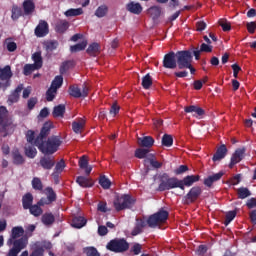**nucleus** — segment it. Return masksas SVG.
I'll return each mask as SVG.
<instances>
[{"label":"nucleus","mask_w":256,"mask_h":256,"mask_svg":"<svg viewBox=\"0 0 256 256\" xmlns=\"http://www.w3.org/2000/svg\"><path fill=\"white\" fill-rule=\"evenodd\" d=\"M238 199H247V197H251V191L247 187H240L237 189Z\"/></svg>","instance_id":"obj_38"},{"label":"nucleus","mask_w":256,"mask_h":256,"mask_svg":"<svg viewBox=\"0 0 256 256\" xmlns=\"http://www.w3.org/2000/svg\"><path fill=\"white\" fill-rule=\"evenodd\" d=\"M246 207H248V209H255V207H256V198L248 199L247 202H246Z\"/></svg>","instance_id":"obj_64"},{"label":"nucleus","mask_w":256,"mask_h":256,"mask_svg":"<svg viewBox=\"0 0 256 256\" xmlns=\"http://www.w3.org/2000/svg\"><path fill=\"white\" fill-rule=\"evenodd\" d=\"M23 235H25L23 226H15L12 228L10 237L7 240V246L12 248L8 251L7 256H17L23 249H27L29 238Z\"/></svg>","instance_id":"obj_2"},{"label":"nucleus","mask_w":256,"mask_h":256,"mask_svg":"<svg viewBox=\"0 0 256 256\" xmlns=\"http://www.w3.org/2000/svg\"><path fill=\"white\" fill-rule=\"evenodd\" d=\"M227 156V146L222 144L217 150L216 153L213 155L212 160L215 162L221 161V159H225Z\"/></svg>","instance_id":"obj_25"},{"label":"nucleus","mask_w":256,"mask_h":256,"mask_svg":"<svg viewBox=\"0 0 256 256\" xmlns=\"http://www.w3.org/2000/svg\"><path fill=\"white\" fill-rule=\"evenodd\" d=\"M151 11V15H153V17H155L156 19L161 17V7L159 6H152L150 8Z\"/></svg>","instance_id":"obj_57"},{"label":"nucleus","mask_w":256,"mask_h":256,"mask_svg":"<svg viewBox=\"0 0 256 256\" xmlns=\"http://www.w3.org/2000/svg\"><path fill=\"white\" fill-rule=\"evenodd\" d=\"M145 163H150V165L154 168V169H161L163 167V163L153 159V158H148L144 160Z\"/></svg>","instance_id":"obj_53"},{"label":"nucleus","mask_w":256,"mask_h":256,"mask_svg":"<svg viewBox=\"0 0 256 256\" xmlns=\"http://www.w3.org/2000/svg\"><path fill=\"white\" fill-rule=\"evenodd\" d=\"M106 249L112 253H125L129 251V242L125 238H115L107 243Z\"/></svg>","instance_id":"obj_7"},{"label":"nucleus","mask_w":256,"mask_h":256,"mask_svg":"<svg viewBox=\"0 0 256 256\" xmlns=\"http://www.w3.org/2000/svg\"><path fill=\"white\" fill-rule=\"evenodd\" d=\"M169 219V212L161 208L158 212L150 215L147 221L143 219H137V223L134 229L131 232L133 237H137L140 233H143V229L145 227H150L151 229H155V227H159V225H163Z\"/></svg>","instance_id":"obj_3"},{"label":"nucleus","mask_w":256,"mask_h":256,"mask_svg":"<svg viewBox=\"0 0 256 256\" xmlns=\"http://www.w3.org/2000/svg\"><path fill=\"white\" fill-rule=\"evenodd\" d=\"M85 125V118H78L76 121L72 122V130L76 133V135H81L85 129Z\"/></svg>","instance_id":"obj_22"},{"label":"nucleus","mask_w":256,"mask_h":256,"mask_svg":"<svg viewBox=\"0 0 256 256\" xmlns=\"http://www.w3.org/2000/svg\"><path fill=\"white\" fill-rule=\"evenodd\" d=\"M184 111L185 113H195L198 117H203V115H205V110L195 105L186 106Z\"/></svg>","instance_id":"obj_28"},{"label":"nucleus","mask_w":256,"mask_h":256,"mask_svg":"<svg viewBox=\"0 0 256 256\" xmlns=\"http://www.w3.org/2000/svg\"><path fill=\"white\" fill-rule=\"evenodd\" d=\"M26 139L27 142L30 143L31 145H35V140L37 139L35 138V131L28 130L26 133Z\"/></svg>","instance_id":"obj_55"},{"label":"nucleus","mask_w":256,"mask_h":256,"mask_svg":"<svg viewBox=\"0 0 256 256\" xmlns=\"http://www.w3.org/2000/svg\"><path fill=\"white\" fill-rule=\"evenodd\" d=\"M13 77V72H11V66L6 65L4 68H0V80L6 81L5 83H0V89H7L11 85L9 79Z\"/></svg>","instance_id":"obj_12"},{"label":"nucleus","mask_w":256,"mask_h":256,"mask_svg":"<svg viewBox=\"0 0 256 256\" xmlns=\"http://www.w3.org/2000/svg\"><path fill=\"white\" fill-rule=\"evenodd\" d=\"M52 115L54 118L65 117V104H59L53 108Z\"/></svg>","instance_id":"obj_33"},{"label":"nucleus","mask_w":256,"mask_h":256,"mask_svg":"<svg viewBox=\"0 0 256 256\" xmlns=\"http://www.w3.org/2000/svg\"><path fill=\"white\" fill-rule=\"evenodd\" d=\"M69 29V22L67 20H60L56 23L55 30L57 33H65Z\"/></svg>","instance_id":"obj_36"},{"label":"nucleus","mask_w":256,"mask_h":256,"mask_svg":"<svg viewBox=\"0 0 256 256\" xmlns=\"http://www.w3.org/2000/svg\"><path fill=\"white\" fill-rule=\"evenodd\" d=\"M163 147H172L173 146V136L169 134H164L162 137Z\"/></svg>","instance_id":"obj_48"},{"label":"nucleus","mask_w":256,"mask_h":256,"mask_svg":"<svg viewBox=\"0 0 256 256\" xmlns=\"http://www.w3.org/2000/svg\"><path fill=\"white\" fill-rule=\"evenodd\" d=\"M127 11L134 15H141L143 13V6L139 2H130L126 5Z\"/></svg>","instance_id":"obj_24"},{"label":"nucleus","mask_w":256,"mask_h":256,"mask_svg":"<svg viewBox=\"0 0 256 256\" xmlns=\"http://www.w3.org/2000/svg\"><path fill=\"white\" fill-rule=\"evenodd\" d=\"M63 169H65V160L61 159L55 166V172L62 173Z\"/></svg>","instance_id":"obj_61"},{"label":"nucleus","mask_w":256,"mask_h":256,"mask_svg":"<svg viewBox=\"0 0 256 256\" xmlns=\"http://www.w3.org/2000/svg\"><path fill=\"white\" fill-rule=\"evenodd\" d=\"M37 102H38L37 97H32L28 100L27 107H28L29 111H33V109H35Z\"/></svg>","instance_id":"obj_58"},{"label":"nucleus","mask_w":256,"mask_h":256,"mask_svg":"<svg viewBox=\"0 0 256 256\" xmlns=\"http://www.w3.org/2000/svg\"><path fill=\"white\" fill-rule=\"evenodd\" d=\"M155 144V139L151 136H144L142 138H138V145L140 147H145L146 149H151V146Z\"/></svg>","instance_id":"obj_26"},{"label":"nucleus","mask_w":256,"mask_h":256,"mask_svg":"<svg viewBox=\"0 0 256 256\" xmlns=\"http://www.w3.org/2000/svg\"><path fill=\"white\" fill-rule=\"evenodd\" d=\"M86 53L90 57H98V55H101V44L97 42L89 44L88 48L86 49Z\"/></svg>","instance_id":"obj_21"},{"label":"nucleus","mask_w":256,"mask_h":256,"mask_svg":"<svg viewBox=\"0 0 256 256\" xmlns=\"http://www.w3.org/2000/svg\"><path fill=\"white\" fill-rule=\"evenodd\" d=\"M41 221L44 225H53L55 223V216L53 213H45L42 215Z\"/></svg>","instance_id":"obj_40"},{"label":"nucleus","mask_w":256,"mask_h":256,"mask_svg":"<svg viewBox=\"0 0 256 256\" xmlns=\"http://www.w3.org/2000/svg\"><path fill=\"white\" fill-rule=\"evenodd\" d=\"M6 49L9 51V53H13L17 51V43L14 41H11V38H7L5 41Z\"/></svg>","instance_id":"obj_47"},{"label":"nucleus","mask_w":256,"mask_h":256,"mask_svg":"<svg viewBox=\"0 0 256 256\" xmlns=\"http://www.w3.org/2000/svg\"><path fill=\"white\" fill-rule=\"evenodd\" d=\"M143 249V247L141 246V244L139 243H135L133 245V247L131 248V252L134 254V255H139L141 253V250Z\"/></svg>","instance_id":"obj_62"},{"label":"nucleus","mask_w":256,"mask_h":256,"mask_svg":"<svg viewBox=\"0 0 256 256\" xmlns=\"http://www.w3.org/2000/svg\"><path fill=\"white\" fill-rule=\"evenodd\" d=\"M99 184L101 185L102 189L111 188V180H109V178H106L105 176L100 177Z\"/></svg>","instance_id":"obj_51"},{"label":"nucleus","mask_w":256,"mask_h":256,"mask_svg":"<svg viewBox=\"0 0 256 256\" xmlns=\"http://www.w3.org/2000/svg\"><path fill=\"white\" fill-rule=\"evenodd\" d=\"M32 188L35 191H43V182H41V178L34 177L32 179Z\"/></svg>","instance_id":"obj_46"},{"label":"nucleus","mask_w":256,"mask_h":256,"mask_svg":"<svg viewBox=\"0 0 256 256\" xmlns=\"http://www.w3.org/2000/svg\"><path fill=\"white\" fill-rule=\"evenodd\" d=\"M224 175H225V172L220 171L216 174L208 176L207 178L204 179V185H206V187H212L213 184L217 181H220L221 177H223Z\"/></svg>","instance_id":"obj_23"},{"label":"nucleus","mask_w":256,"mask_h":256,"mask_svg":"<svg viewBox=\"0 0 256 256\" xmlns=\"http://www.w3.org/2000/svg\"><path fill=\"white\" fill-rule=\"evenodd\" d=\"M147 155H149V149H145V148H138L135 151V157L137 159H146Z\"/></svg>","instance_id":"obj_45"},{"label":"nucleus","mask_w":256,"mask_h":256,"mask_svg":"<svg viewBox=\"0 0 256 256\" xmlns=\"http://www.w3.org/2000/svg\"><path fill=\"white\" fill-rule=\"evenodd\" d=\"M21 91H23V84L18 85L15 90H13L8 96V105H13V103H18L21 97Z\"/></svg>","instance_id":"obj_18"},{"label":"nucleus","mask_w":256,"mask_h":256,"mask_svg":"<svg viewBox=\"0 0 256 256\" xmlns=\"http://www.w3.org/2000/svg\"><path fill=\"white\" fill-rule=\"evenodd\" d=\"M12 159L14 165H23V163H25V158H23V155H21L18 149L12 152Z\"/></svg>","instance_id":"obj_34"},{"label":"nucleus","mask_w":256,"mask_h":256,"mask_svg":"<svg viewBox=\"0 0 256 256\" xmlns=\"http://www.w3.org/2000/svg\"><path fill=\"white\" fill-rule=\"evenodd\" d=\"M96 17H105L107 15V6H99L95 11Z\"/></svg>","instance_id":"obj_56"},{"label":"nucleus","mask_w":256,"mask_h":256,"mask_svg":"<svg viewBox=\"0 0 256 256\" xmlns=\"http://www.w3.org/2000/svg\"><path fill=\"white\" fill-rule=\"evenodd\" d=\"M219 25L222 27L224 32L231 31V23H229L227 20H221Z\"/></svg>","instance_id":"obj_59"},{"label":"nucleus","mask_w":256,"mask_h":256,"mask_svg":"<svg viewBox=\"0 0 256 256\" xmlns=\"http://www.w3.org/2000/svg\"><path fill=\"white\" fill-rule=\"evenodd\" d=\"M78 165L80 169H83L85 171V175H91V172L93 171V166L89 165V159H87L86 155L80 157Z\"/></svg>","instance_id":"obj_20"},{"label":"nucleus","mask_w":256,"mask_h":256,"mask_svg":"<svg viewBox=\"0 0 256 256\" xmlns=\"http://www.w3.org/2000/svg\"><path fill=\"white\" fill-rule=\"evenodd\" d=\"M176 61L178 69L191 67V63H193V52L191 50H182L176 52Z\"/></svg>","instance_id":"obj_8"},{"label":"nucleus","mask_w":256,"mask_h":256,"mask_svg":"<svg viewBox=\"0 0 256 256\" xmlns=\"http://www.w3.org/2000/svg\"><path fill=\"white\" fill-rule=\"evenodd\" d=\"M201 179L199 175H188L180 180V189L181 191H185V187H192L194 183H197Z\"/></svg>","instance_id":"obj_17"},{"label":"nucleus","mask_w":256,"mask_h":256,"mask_svg":"<svg viewBox=\"0 0 256 256\" xmlns=\"http://www.w3.org/2000/svg\"><path fill=\"white\" fill-rule=\"evenodd\" d=\"M58 45H59V42H57V41H50V42H47L46 48L49 51H55V49H57Z\"/></svg>","instance_id":"obj_63"},{"label":"nucleus","mask_w":256,"mask_h":256,"mask_svg":"<svg viewBox=\"0 0 256 256\" xmlns=\"http://www.w3.org/2000/svg\"><path fill=\"white\" fill-rule=\"evenodd\" d=\"M160 184L157 191H171V189H181L180 179L177 177H171L167 173H163L159 176Z\"/></svg>","instance_id":"obj_4"},{"label":"nucleus","mask_w":256,"mask_h":256,"mask_svg":"<svg viewBox=\"0 0 256 256\" xmlns=\"http://www.w3.org/2000/svg\"><path fill=\"white\" fill-rule=\"evenodd\" d=\"M76 183H78V185H80V187H93V182H91V180H89V178L84 177V176H78L76 178Z\"/></svg>","instance_id":"obj_37"},{"label":"nucleus","mask_w":256,"mask_h":256,"mask_svg":"<svg viewBox=\"0 0 256 256\" xmlns=\"http://www.w3.org/2000/svg\"><path fill=\"white\" fill-rule=\"evenodd\" d=\"M39 68L34 64H26L23 69V74L29 76L33 73V71H37Z\"/></svg>","instance_id":"obj_49"},{"label":"nucleus","mask_w":256,"mask_h":256,"mask_svg":"<svg viewBox=\"0 0 256 256\" xmlns=\"http://www.w3.org/2000/svg\"><path fill=\"white\" fill-rule=\"evenodd\" d=\"M62 85H63V76L58 75L52 81L50 88L57 91V89H61Z\"/></svg>","instance_id":"obj_42"},{"label":"nucleus","mask_w":256,"mask_h":256,"mask_svg":"<svg viewBox=\"0 0 256 256\" xmlns=\"http://www.w3.org/2000/svg\"><path fill=\"white\" fill-rule=\"evenodd\" d=\"M189 171V167L187 165H180L177 169H175V175H183V173Z\"/></svg>","instance_id":"obj_60"},{"label":"nucleus","mask_w":256,"mask_h":256,"mask_svg":"<svg viewBox=\"0 0 256 256\" xmlns=\"http://www.w3.org/2000/svg\"><path fill=\"white\" fill-rule=\"evenodd\" d=\"M11 13H12L11 14L12 21H17L19 19V17L25 16V14L23 13V9H21V7H19L17 5L12 6Z\"/></svg>","instance_id":"obj_30"},{"label":"nucleus","mask_w":256,"mask_h":256,"mask_svg":"<svg viewBox=\"0 0 256 256\" xmlns=\"http://www.w3.org/2000/svg\"><path fill=\"white\" fill-rule=\"evenodd\" d=\"M57 95V90H54V88H49L47 91H46V101L48 102H51L55 99Z\"/></svg>","instance_id":"obj_54"},{"label":"nucleus","mask_w":256,"mask_h":256,"mask_svg":"<svg viewBox=\"0 0 256 256\" xmlns=\"http://www.w3.org/2000/svg\"><path fill=\"white\" fill-rule=\"evenodd\" d=\"M32 205H33V194L26 193L22 197V207H23V209L27 210V209L31 208Z\"/></svg>","instance_id":"obj_29"},{"label":"nucleus","mask_w":256,"mask_h":256,"mask_svg":"<svg viewBox=\"0 0 256 256\" xmlns=\"http://www.w3.org/2000/svg\"><path fill=\"white\" fill-rule=\"evenodd\" d=\"M64 15L66 17H79V15H83V8H70Z\"/></svg>","instance_id":"obj_39"},{"label":"nucleus","mask_w":256,"mask_h":256,"mask_svg":"<svg viewBox=\"0 0 256 256\" xmlns=\"http://www.w3.org/2000/svg\"><path fill=\"white\" fill-rule=\"evenodd\" d=\"M34 33H49V23L45 20H40L34 30Z\"/></svg>","instance_id":"obj_31"},{"label":"nucleus","mask_w":256,"mask_h":256,"mask_svg":"<svg viewBox=\"0 0 256 256\" xmlns=\"http://www.w3.org/2000/svg\"><path fill=\"white\" fill-rule=\"evenodd\" d=\"M246 151L247 150L245 149V147L238 148L235 150V152L232 154V157L230 159L229 169H233V167H235V165H237V163H241V161H243V159H245Z\"/></svg>","instance_id":"obj_15"},{"label":"nucleus","mask_w":256,"mask_h":256,"mask_svg":"<svg viewBox=\"0 0 256 256\" xmlns=\"http://www.w3.org/2000/svg\"><path fill=\"white\" fill-rule=\"evenodd\" d=\"M151 85H153V79L151 78V75L146 74L142 78V87H143V89H150Z\"/></svg>","instance_id":"obj_44"},{"label":"nucleus","mask_w":256,"mask_h":256,"mask_svg":"<svg viewBox=\"0 0 256 256\" xmlns=\"http://www.w3.org/2000/svg\"><path fill=\"white\" fill-rule=\"evenodd\" d=\"M30 215H33V217H41L43 215V208H41V205L37 202L36 204L32 205L31 208H28Z\"/></svg>","instance_id":"obj_35"},{"label":"nucleus","mask_w":256,"mask_h":256,"mask_svg":"<svg viewBox=\"0 0 256 256\" xmlns=\"http://www.w3.org/2000/svg\"><path fill=\"white\" fill-rule=\"evenodd\" d=\"M32 60L34 61V66L38 69H41V67H43V57L41 56V52H35L32 55Z\"/></svg>","instance_id":"obj_41"},{"label":"nucleus","mask_w":256,"mask_h":256,"mask_svg":"<svg viewBox=\"0 0 256 256\" xmlns=\"http://www.w3.org/2000/svg\"><path fill=\"white\" fill-rule=\"evenodd\" d=\"M71 67H73V61L68 60L62 63V65L60 66V73L61 75H64V73H67V71H69V69H71Z\"/></svg>","instance_id":"obj_50"},{"label":"nucleus","mask_w":256,"mask_h":256,"mask_svg":"<svg viewBox=\"0 0 256 256\" xmlns=\"http://www.w3.org/2000/svg\"><path fill=\"white\" fill-rule=\"evenodd\" d=\"M71 41L77 43V41H81L78 44L70 46V51L72 53H79V51H85L87 48V39L83 36L82 33H77L71 37Z\"/></svg>","instance_id":"obj_9"},{"label":"nucleus","mask_w":256,"mask_h":256,"mask_svg":"<svg viewBox=\"0 0 256 256\" xmlns=\"http://www.w3.org/2000/svg\"><path fill=\"white\" fill-rule=\"evenodd\" d=\"M83 253H85L86 256H101L99 250L93 246L85 247L83 249Z\"/></svg>","instance_id":"obj_43"},{"label":"nucleus","mask_w":256,"mask_h":256,"mask_svg":"<svg viewBox=\"0 0 256 256\" xmlns=\"http://www.w3.org/2000/svg\"><path fill=\"white\" fill-rule=\"evenodd\" d=\"M203 190L199 186L192 187L189 192L184 196V205H191L201 197Z\"/></svg>","instance_id":"obj_10"},{"label":"nucleus","mask_w":256,"mask_h":256,"mask_svg":"<svg viewBox=\"0 0 256 256\" xmlns=\"http://www.w3.org/2000/svg\"><path fill=\"white\" fill-rule=\"evenodd\" d=\"M51 129H53V122H45L34 141V146L37 147L43 155H53L57 153L59 147H61V143H63L59 136L49 137ZM47 137L49 138L47 139ZM45 139H47V141H45Z\"/></svg>","instance_id":"obj_1"},{"label":"nucleus","mask_w":256,"mask_h":256,"mask_svg":"<svg viewBox=\"0 0 256 256\" xmlns=\"http://www.w3.org/2000/svg\"><path fill=\"white\" fill-rule=\"evenodd\" d=\"M25 17H31L35 13V2L33 0H24L22 3Z\"/></svg>","instance_id":"obj_19"},{"label":"nucleus","mask_w":256,"mask_h":256,"mask_svg":"<svg viewBox=\"0 0 256 256\" xmlns=\"http://www.w3.org/2000/svg\"><path fill=\"white\" fill-rule=\"evenodd\" d=\"M135 198L129 194L117 195L114 199L113 205L115 211H125V209H131L135 205Z\"/></svg>","instance_id":"obj_6"},{"label":"nucleus","mask_w":256,"mask_h":256,"mask_svg":"<svg viewBox=\"0 0 256 256\" xmlns=\"http://www.w3.org/2000/svg\"><path fill=\"white\" fill-rule=\"evenodd\" d=\"M235 217H237V211L236 210L227 212L224 224L226 226L229 225V223H231V221H233V219H235Z\"/></svg>","instance_id":"obj_52"},{"label":"nucleus","mask_w":256,"mask_h":256,"mask_svg":"<svg viewBox=\"0 0 256 256\" xmlns=\"http://www.w3.org/2000/svg\"><path fill=\"white\" fill-rule=\"evenodd\" d=\"M69 95H71V97H74L75 99H81V97L85 99V97L89 95V88L87 87V85L84 84L81 90L79 86L72 85L69 87Z\"/></svg>","instance_id":"obj_11"},{"label":"nucleus","mask_w":256,"mask_h":256,"mask_svg":"<svg viewBox=\"0 0 256 256\" xmlns=\"http://www.w3.org/2000/svg\"><path fill=\"white\" fill-rule=\"evenodd\" d=\"M17 125L13 124V121L7 119V108L5 106H0V133L2 137H7L10 133L15 131Z\"/></svg>","instance_id":"obj_5"},{"label":"nucleus","mask_w":256,"mask_h":256,"mask_svg":"<svg viewBox=\"0 0 256 256\" xmlns=\"http://www.w3.org/2000/svg\"><path fill=\"white\" fill-rule=\"evenodd\" d=\"M34 145L35 144H29L24 148L25 155L29 157V159H35V157H37V148H35Z\"/></svg>","instance_id":"obj_32"},{"label":"nucleus","mask_w":256,"mask_h":256,"mask_svg":"<svg viewBox=\"0 0 256 256\" xmlns=\"http://www.w3.org/2000/svg\"><path fill=\"white\" fill-rule=\"evenodd\" d=\"M87 225V219L83 216H76L72 219V227L74 229H83Z\"/></svg>","instance_id":"obj_27"},{"label":"nucleus","mask_w":256,"mask_h":256,"mask_svg":"<svg viewBox=\"0 0 256 256\" xmlns=\"http://www.w3.org/2000/svg\"><path fill=\"white\" fill-rule=\"evenodd\" d=\"M47 197H42L37 203L40 207H45V205H51V203H55L57 201V194L55 190L51 187H47L45 189Z\"/></svg>","instance_id":"obj_13"},{"label":"nucleus","mask_w":256,"mask_h":256,"mask_svg":"<svg viewBox=\"0 0 256 256\" xmlns=\"http://www.w3.org/2000/svg\"><path fill=\"white\" fill-rule=\"evenodd\" d=\"M45 156L40 158L39 165L46 171H51L55 167V158L49 156L50 154H44Z\"/></svg>","instance_id":"obj_16"},{"label":"nucleus","mask_w":256,"mask_h":256,"mask_svg":"<svg viewBox=\"0 0 256 256\" xmlns=\"http://www.w3.org/2000/svg\"><path fill=\"white\" fill-rule=\"evenodd\" d=\"M163 67L165 69H177V55L175 52L171 51L164 55Z\"/></svg>","instance_id":"obj_14"}]
</instances>
